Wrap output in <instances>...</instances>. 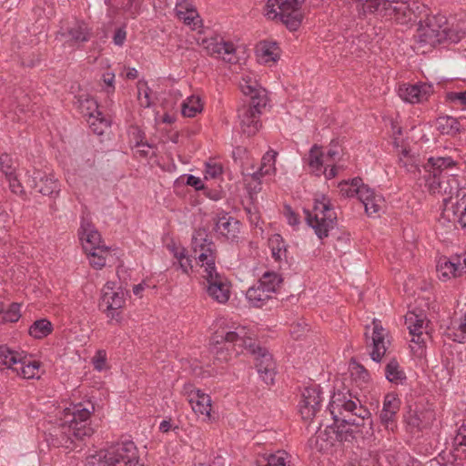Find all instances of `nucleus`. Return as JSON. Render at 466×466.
<instances>
[{
    "mask_svg": "<svg viewBox=\"0 0 466 466\" xmlns=\"http://www.w3.org/2000/svg\"><path fill=\"white\" fill-rule=\"evenodd\" d=\"M366 12H378L381 16L403 25L419 23L417 37L420 43L435 46L446 40L458 42L466 30L449 28L445 16L427 14V6L415 0H355Z\"/></svg>",
    "mask_w": 466,
    "mask_h": 466,
    "instance_id": "1",
    "label": "nucleus"
},
{
    "mask_svg": "<svg viewBox=\"0 0 466 466\" xmlns=\"http://www.w3.org/2000/svg\"><path fill=\"white\" fill-rule=\"evenodd\" d=\"M247 350L255 353L254 334L245 326L218 329L210 339V352L214 355V363H226L232 356Z\"/></svg>",
    "mask_w": 466,
    "mask_h": 466,
    "instance_id": "2",
    "label": "nucleus"
},
{
    "mask_svg": "<svg viewBox=\"0 0 466 466\" xmlns=\"http://www.w3.org/2000/svg\"><path fill=\"white\" fill-rule=\"evenodd\" d=\"M349 397L348 399L346 394H335L330 402L331 414L338 410L340 415L345 411L356 417L351 420L344 416L342 423L338 425V442L351 441L354 439V432L348 427L349 425L364 426L366 420L370 425L372 423L370 410L361 404L358 398L354 397L353 399L350 393H349Z\"/></svg>",
    "mask_w": 466,
    "mask_h": 466,
    "instance_id": "3",
    "label": "nucleus"
},
{
    "mask_svg": "<svg viewBox=\"0 0 466 466\" xmlns=\"http://www.w3.org/2000/svg\"><path fill=\"white\" fill-rule=\"evenodd\" d=\"M94 411L95 406L90 400L71 404L64 410L63 417L60 419L62 432L69 439L71 435L76 439L90 436L93 429L89 426L88 420Z\"/></svg>",
    "mask_w": 466,
    "mask_h": 466,
    "instance_id": "4",
    "label": "nucleus"
},
{
    "mask_svg": "<svg viewBox=\"0 0 466 466\" xmlns=\"http://www.w3.org/2000/svg\"><path fill=\"white\" fill-rule=\"evenodd\" d=\"M139 459L136 444L129 440L118 441L105 451L96 452L90 458L91 466H133Z\"/></svg>",
    "mask_w": 466,
    "mask_h": 466,
    "instance_id": "5",
    "label": "nucleus"
},
{
    "mask_svg": "<svg viewBox=\"0 0 466 466\" xmlns=\"http://www.w3.org/2000/svg\"><path fill=\"white\" fill-rule=\"evenodd\" d=\"M306 221L319 238H327L337 222V214L329 198L322 195L316 198L312 210L305 209Z\"/></svg>",
    "mask_w": 466,
    "mask_h": 466,
    "instance_id": "6",
    "label": "nucleus"
},
{
    "mask_svg": "<svg viewBox=\"0 0 466 466\" xmlns=\"http://www.w3.org/2000/svg\"><path fill=\"white\" fill-rule=\"evenodd\" d=\"M300 0H268L265 15L270 20H278L289 30H297L302 22Z\"/></svg>",
    "mask_w": 466,
    "mask_h": 466,
    "instance_id": "7",
    "label": "nucleus"
},
{
    "mask_svg": "<svg viewBox=\"0 0 466 466\" xmlns=\"http://www.w3.org/2000/svg\"><path fill=\"white\" fill-rule=\"evenodd\" d=\"M191 248L197 263L203 268V273L216 268L217 247L205 228L195 230Z\"/></svg>",
    "mask_w": 466,
    "mask_h": 466,
    "instance_id": "8",
    "label": "nucleus"
},
{
    "mask_svg": "<svg viewBox=\"0 0 466 466\" xmlns=\"http://www.w3.org/2000/svg\"><path fill=\"white\" fill-rule=\"evenodd\" d=\"M265 106L263 98L255 97L253 104L243 105L238 108V118L244 134L250 137L258 131L261 127L259 122L261 108Z\"/></svg>",
    "mask_w": 466,
    "mask_h": 466,
    "instance_id": "9",
    "label": "nucleus"
},
{
    "mask_svg": "<svg viewBox=\"0 0 466 466\" xmlns=\"http://www.w3.org/2000/svg\"><path fill=\"white\" fill-rule=\"evenodd\" d=\"M207 281V293L215 301L225 304L230 297V284L224 275L217 271V268L203 273Z\"/></svg>",
    "mask_w": 466,
    "mask_h": 466,
    "instance_id": "10",
    "label": "nucleus"
},
{
    "mask_svg": "<svg viewBox=\"0 0 466 466\" xmlns=\"http://www.w3.org/2000/svg\"><path fill=\"white\" fill-rule=\"evenodd\" d=\"M321 390L319 385L305 387L299 402V412L305 420H313L321 408Z\"/></svg>",
    "mask_w": 466,
    "mask_h": 466,
    "instance_id": "11",
    "label": "nucleus"
},
{
    "mask_svg": "<svg viewBox=\"0 0 466 466\" xmlns=\"http://www.w3.org/2000/svg\"><path fill=\"white\" fill-rule=\"evenodd\" d=\"M369 329L370 326H367L364 334L366 344L367 346L372 347V350L370 352L372 360L380 362L387 350L385 339L388 336V331L382 327L380 320L376 319L372 321L371 336L369 335Z\"/></svg>",
    "mask_w": 466,
    "mask_h": 466,
    "instance_id": "12",
    "label": "nucleus"
},
{
    "mask_svg": "<svg viewBox=\"0 0 466 466\" xmlns=\"http://www.w3.org/2000/svg\"><path fill=\"white\" fill-rule=\"evenodd\" d=\"M208 53L217 58H221L228 63L237 61L234 44L225 41L222 37H212L203 41Z\"/></svg>",
    "mask_w": 466,
    "mask_h": 466,
    "instance_id": "13",
    "label": "nucleus"
},
{
    "mask_svg": "<svg viewBox=\"0 0 466 466\" xmlns=\"http://www.w3.org/2000/svg\"><path fill=\"white\" fill-rule=\"evenodd\" d=\"M125 304L122 292L115 291L110 283H106L102 289V296L99 301V308L107 312L112 319L118 316V309Z\"/></svg>",
    "mask_w": 466,
    "mask_h": 466,
    "instance_id": "14",
    "label": "nucleus"
},
{
    "mask_svg": "<svg viewBox=\"0 0 466 466\" xmlns=\"http://www.w3.org/2000/svg\"><path fill=\"white\" fill-rule=\"evenodd\" d=\"M258 354L256 360V368L263 381L268 384H273L276 375V363L272 355L266 350L258 347Z\"/></svg>",
    "mask_w": 466,
    "mask_h": 466,
    "instance_id": "15",
    "label": "nucleus"
},
{
    "mask_svg": "<svg viewBox=\"0 0 466 466\" xmlns=\"http://www.w3.org/2000/svg\"><path fill=\"white\" fill-rule=\"evenodd\" d=\"M433 93L431 85H402L399 88L400 97L409 103H421Z\"/></svg>",
    "mask_w": 466,
    "mask_h": 466,
    "instance_id": "16",
    "label": "nucleus"
},
{
    "mask_svg": "<svg viewBox=\"0 0 466 466\" xmlns=\"http://www.w3.org/2000/svg\"><path fill=\"white\" fill-rule=\"evenodd\" d=\"M76 106L83 116L90 118H96L99 120V124L109 127L110 122L107 120L98 109V104L96 100L87 94L80 95L77 97Z\"/></svg>",
    "mask_w": 466,
    "mask_h": 466,
    "instance_id": "17",
    "label": "nucleus"
},
{
    "mask_svg": "<svg viewBox=\"0 0 466 466\" xmlns=\"http://www.w3.org/2000/svg\"><path fill=\"white\" fill-rule=\"evenodd\" d=\"M31 187L45 196H52L59 192V183L52 175H46L41 170H34L31 176Z\"/></svg>",
    "mask_w": 466,
    "mask_h": 466,
    "instance_id": "18",
    "label": "nucleus"
},
{
    "mask_svg": "<svg viewBox=\"0 0 466 466\" xmlns=\"http://www.w3.org/2000/svg\"><path fill=\"white\" fill-rule=\"evenodd\" d=\"M78 234L86 253L96 250V248H106L101 245L102 239L100 233L88 220H82Z\"/></svg>",
    "mask_w": 466,
    "mask_h": 466,
    "instance_id": "19",
    "label": "nucleus"
},
{
    "mask_svg": "<svg viewBox=\"0 0 466 466\" xmlns=\"http://www.w3.org/2000/svg\"><path fill=\"white\" fill-rule=\"evenodd\" d=\"M239 225L240 224L238 219L226 214L218 217L216 222L215 230L218 235L233 241L238 238L240 231Z\"/></svg>",
    "mask_w": 466,
    "mask_h": 466,
    "instance_id": "20",
    "label": "nucleus"
},
{
    "mask_svg": "<svg viewBox=\"0 0 466 466\" xmlns=\"http://www.w3.org/2000/svg\"><path fill=\"white\" fill-rule=\"evenodd\" d=\"M303 160L307 165L309 173L314 174L317 177L322 175V168L326 166V159L321 147L314 145Z\"/></svg>",
    "mask_w": 466,
    "mask_h": 466,
    "instance_id": "21",
    "label": "nucleus"
},
{
    "mask_svg": "<svg viewBox=\"0 0 466 466\" xmlns=\"http://www.w3.org/2000/svg\"><path fill=\"white\" fill-rule=\"evenodd\" d=\"M333 415L334 424L327 426L326 429L321 431H319L316 437V445L319 451H326L335 445L338 441V416Z\"/></svg>",
    "mask_w": 466,
    "mask_h": 466,
    "instance_id": "22",
    "label": "nucleus"
},
{
    "mask_svg": "<svg viewBox=\"0 0 466 466\" xmlns=\"http://www.w3.org/2000/svg\"><path fill=\"white\" fill-rule=\"evenodd\" d=\"M176 13L177 16L183 20L186 25H193V28H196L198 21V14L190 2L182 0L177 3L176 5Z\"/></svg>",
    "mask_w": 466,
    "mask_h": 466,
    "instance_id": "23",
    "label": "nucleus"
},
{
    "mask_svg": "<svg viewBox=\"0 0 466 466\" xmlns=\"http://www.w3.org/2000/svg\"><path fill=\"white\" fill-rule=\"evenodd\" d=\"M268 247L275 261L279 264L288 263V245L279 234H274L268 238Z\"/></svg>",
    "mask_w": 466,
    "mask_h": 466,
    "instance_id": "24",
    "label": "nucleus"
},
{
    "mask_svg": "<svg viewBox=\"0 0 466 466\" xmlns=\"http://www.w3.org/2000/svg\"><path fill=\"white\" fill-rule=\"evenodd\" d=\"M239 87L245 96H250V103L253 104L255 97L263 98L265 105H267V96L265 90L258 87L256 80L252 79L250 76H245L239 83Z\"/></svg>",
    "mask_w": 466,
    "mask_h": 466,
    "instance_id": "25",
    "label": "nucleus"
},
{
    "mask_svg": "<svg viewBox=\"0 0 466 466\" xmlns=\"http://www.w3.org/2000/svg\"><path fill=\"white\" fill-rule=\"evenodd\" d=\"M430 415L431 413L428 411H417L410 410L405 417V421L411 431H420L429 425Z\"/></svg>",
    "mask_w": 466,
    "mask_h": 466,
    "instance_id": "26",
    "label": "nucleus"
},
{
    "mask_svg": "<svg viewBox=\"0 0 466 466\" xmlns=\"http://www.w3.org/2000/svg\"><path fill=\"white\" fill-rule=\"evenodd\" d=\"M437 271L439 273V278L442 280L460 277L455 257H451V258H440L437 263Z\"/></svg>",
    "mask_w": 466,
    "mask_h": 466,
    "instance_id": "27",
    "label": "nucleus"
},
{
    "mask_svg": "<svg viewBox=\"0 0 466 466\" xmlns=\"http://www.w3.org/2000/svg\"><path fill=\"white\" fill-rule=\"evenodd\" d=\"M246 297L251 306L255 308H261L272 298V295L266 292V289L259 287V284L257 283L248 289Z\"/></svg>",
    "mask_w": 466,
    "mask_h": 466,
    "instance_id": "28",
    "label": "nucleus"
},
{
    "mask_svg": "<svg viewBox=\"0 0 466 466\" xmlns=\"http://www.w3.org/2000/svg\"><path fill=\"white\" fill-rule=\"evenodd\" d=\"M188 402L195 413L210 417L211 398L209 395L201 391L197 396H193Z\"/></svg>",
    "mask_w": 466,
    "mask_h": 466,
    "instance_id": "29",
    "label": "nucleus"
},
{
    "mask_svg": "<svg viewBox=\"0 0 466 466\" xmlns=\"http://www.w3.org/2000/svg\"><path fill=\"white\" fill-rule=\"evenodd\" d=\"M386 379L394 384H403L406 380V374L400 368L396 359H391L385 367Z\"/></svg>",
    "mask_w": 466,
    "mask_h": 466,
    "instance_id": "30",
    "label": "nucleus"
},
{
    "mask_svg": "<svg viewBox=\"0 0 466 466\" xmlns=\"http://www.w3.org/2000/svg\"><path fill=\"white\" fill-rule=\"evenodd\" d=\"M436 126L437 129L441 134L445 135L455 136L461 131V126L458 119L449 116L438 117L436 120Z\"/></svg>",
    "mask_w": 466,
    "mask_h": 466,
    "instance_id": "31",
    "label": "nucleus"
},
{
    "mask_svg": "<svg viewBox=\"0 0 466 466\" xmlns=\"http://www.w3.org/2000/svg\"><path fill=\"white\" fill-rule=\"evenodd\" d=\"M258 283L259 284V287L266 289V292L272 295L279 289L282 283V279L276 272L267 271L261 276Z\"/></svg>",
    "mask_w": 466,
    "mask_h": 466,
    "instance_id": "32",
    "label": "nucleus"
},
{
    "mask_svg": "<svg viewBox=\"0 0 466 466\" xmlns=\"http://www.w3.org/2000/svg\"><path fill=\"white\" fill-rule=\"evenodd\" d=\"M39 363L37 361L25 360L19 359L17 365L15 366V372L24 379H33L37 376Z\"/></svg>",
    "mask_w": 466,
    "mask_h": 466,
    "instance_id": "33",
    "label": "nucleus"
},
{
    "mask_svg": "<svg viewBox=\"0 0 466 466\" xmlns=\"http://www.w3.org/2000/svg\"><path fill=\"white\" fill-rule=\"evenodd\" d=\"M278 50L275 43L262 42L258 47V55L264 63L275 62L279 56Z\"/></svg>",
    "mask_w": 466,
    "mask_h": 466,
    "instance_id": "34",
    "label": "nucleus"
},
{
    "mask_svg": "<svg viewBox=\"0 0 466 466\" xmlns=\"http://www.w3.org/2000/svg\"><path fill=\"white\" fill-rule=\"evenodd\" d=\"M19 359L17 352L10 350L5 346H0V370L10 369L14 371Z\"/></svg>",
    "mask_w": 466,
    "mask_h": 466,
    "instance_id": "35",
    "label": "nucleus"
},
{
    "mask_svg": "<svg viewBox=\"0 0 466 466\" xmlns=\"http://www.w3.org/2000/svg\"><path fill=\"white\" fill-rule=\"evenodd\" d=\"M203 105L199 96H191L187 97L182 104L181 112L184 116L194 117L198 113L201 112Z\"/></svg>",
    "mask_w": 466,
    "mask_h": 466,
    "instance_id": "36",
    "label": "nucleus"
},
{
    "mask_svg": "<svg viewBox=\"0 0 466 466\" xmlns=\"http://www.w3.org/2000/svg\"><path fill=\"white\" fill-rule=\"evenodd\" d=\"M90 32L87 25L81 22L76 23L67 30V35L75 43L86 42L90 38Z\"/></svg>",
    "mask_w": 466,
    "mask_h": 466,
    "instance_id": "37",
    "label": "nucleus"
},
{
    "mask_svg": "<svg viewBox=\"0 0 466 466\" xmlns=\"http://www.w3.org/2000/svg\"><path fill=\"white\" fill-rule=\"evenodd\" d=\"M52 332V324L46 319L35 321L29 328V334L35 339H43Z\"/></svg>",
    "mask_w": 466,
    "mask_h": 466,
    "instance_id": "38",
    "label": "nucleus"
},
{
    "mask_svg": "<svg viewBox=\"0 0 466 466\" xmlns=\"http://www.w3.org/2000/svg\"><path fill=\"white\" fill-rule=\"evenodd\" d=\"M263 177V175L258 174L257 171L245 176L244 182L251 200H253L254 196L261 190L260 179Z\"/></svg>",
    "mask_w": 466,
    "mask_h": 466,
    "instance_id": "39",
    "label": "nucleus"
},
{
    "mask_svg": "<svg viewBox=\"0 0 466 466\" xmlns=\"http://www.w3.org/2000/svg\"><path fill=\"white\" fill-rule=\"evenodd\" d=\"M406 324L408 325L411 336L421 337L423 333V319H420L419 316L414 313H408L406 315Z\"/></svg>",
    "mask_w": 466,
    "mask_h": 466,
    "instance_id": "40",
    "label": "nucleus"
},
{
    "mask_svg": "<svg viewBox=\"0 0 466 466\" xmlns=\"http://www.w3.org/2000/svg\"><path fill=\"white\" fill-rule=\"evenodd\" d=\"M89 257L90 265L101 269L106 265V256L108 254L107 248H96V250L86 253Z\"/></svg>",
    "mask_w": 466,
    "mask_h": 466,
    "instance_id": "41",
    "label": "nucleus"
},
{
    "mask_svg": "<svg viewBox=\"0 0 466 466\" xmlns=\"http://www.w3.org/2000/svg\"><path fill=\"white\" fill-rule=\"evenodd\" d=\"M275 157L276 153L273 151L267 152L262 159L260 167L258 170H256L258 174L266 176L271 174V172L275 169Z\"/></svg>",
    "mask_w": 466,
    "mask_h": 466,
    "instance_id": "42",
    "label": "nucleus"
},
{
    "mask_svg": "<svg viewBox=\"0 0 466 466\" xmlns=\"http://www.w3.org/2000/svg\"><path fill=\"white\" fill-rule=\"evenodd\" d=\"M361 183V178L355 177L351 183L342 182L339 184V190L343 197L352 198L358 196L359 188Z\"/></svg>",
    "mask_w": 466,
    "mask_h": 466,
    "instance_id": "43",
    "label": "nucleus"
},
{
    "mask_svg": "<svg viewBox=\"0 0 466 466\" xmlns=\"http://www.w3.org/2000/svg\"><path fill=\"white\" fill-rule=\"evenodd\" d=\"M384 199L380 195H375L369 201L365 202V211L369 216L378 214L382 208Z\"/></svg>",
    "mask_w": 466,
    "mask_h": 466,
    "instance_id": "44",
    "label": "nucleus"
},
{
    "mask_svg": "<svg viewBox=\"0 0 466 466\" xmlns=\"http://www.w3.org/2000/svg\"><path fill=\"white\" fill-rule=\"evenodd\" d=\"M397 413L381 410L380 413V420L381 424L389 431H394L397 427Z\"/></svg>",
    "mask_w": 466,
    "mask_h": 466,
    "instance_id": "45",
    "label": "nucleus"
},
{
    "mask_svg": "<svg viewBox=\"0 0 466 466\" xmlns=\"http://www.w3.org/2000/svg\"><path fill=\"white\" fill-rule=\"evenodd\" d=\"M400 408V400L395 393H388L384 397L382 410L393 412H399Z\"/></svg>",
    "mask_w": 466,
    "mask_h": 466,
    "instance_id": "46",
    "label": "nucleus"
},
{
    "mask_svg": "<svg viewBox=\"0 0 466 466\" xmlns=\"http://www.w3.org/2000/svg\"><path fill=\"white\" fill-rule=\"evenodd\" d=\"M289 457L284 451H278L270 454L267 460L266 466H290Z\"/></svg>",
    "mask_w": 466,
    "mask_h": 466,
    "instance_id": "47",
    "label": "nucleus"
},
{
    "mask_svg": "<svg viewBox=\"0 0 466 466\" xmlns=\"http://www.w3.org/2000/svg\"><path fill=\"white\" fill-rule=\"evenodd\" d=\"M21 317L20 306L17 303H13L5 310L2 316L3 322H16Z\"/></svg>",
    "mask_w": 466,
    "mask_h": 466,
    "instance_id": "48",
    "label": "nucleus"
},
{
    "mask_svg": "<svg viewBox=\"0 0 466 466\" xmlns=\"http://www.w3.org/2000/svg\"><path fill=\"white\" fill-rule=\"evenodd\" d=\"M455 216L460 213L458 222L461 227L466 229V196L463 195L455 205V210L452 211Z\"/></svg>",
    "mask_w": 466,
    "mask_h": 466,
    "instance_id": "49",
    "label": "nucleus"
},
{
    "mask_svg": "<svg viewBox=\"0 0 466 466\" xmlns=\"http://www.w3.org/2000/svg\"><path fill=\"white\" fill-rule=\"evenodd\" d=\"M341 150H339L337 145H331L330 147L324 153L326 159V166H330L331 163L339 161L340 159Z\"/></svg>",
    "mask_w": 466,
    "mask_h": 466,
    "instance_id": "50",
    "label": "nucleus"
},
{
    "mask_svg": "<svg viewBox=\"0 0 466 466\" xmlns=\"http://www.w3.org/2000/svg\"><path fill=\"white\" fill-rule=\"evenodd\" d=\"M0 168L5 177H10L15 173V169L12 167V160L6 154L0 157Z\"/></svg>",
    "mask_w": 466,
    "mask_h": 466,
    "instance_id": "51",
    "label": "nucleus"
},
{
    "mask_svg": "<svg viewBox=\"0 0 466 466\" xmlns=\"http://www.w3.org/2000/svg\"><path fill=\"white\" fill-rule=\"evenodd\" d=\"M5 178L8 180L10 190L13 193L16 195H23L25 193L24 187L18 180L15 173L12 174L10 177H5Z\"/></svg>",
    "mask_w": 466,
    "mask_h": 466,
    "instance_id": "52",
    "label": "nucleus"
},
{
    "mask_svg": "<svg viewBox=\"0 0 466 466\" xmlns=\"http://www.w3.org/2000/svg\"><path fill=\"white\" fill-rule=\"evenodd\" d=\"M375 195V192L370 187L364 185L362 182L360 183L357 197L362 204H365V202L369 201L370 198Z\"/></svg>",
    "mask_w": 466,
    "mask_h": 466,
    "instance_id": "53",
    "label": "nucleus"
},
{
    "mask_svg": "<svg viewBox=\"0 0 466 466\" xmlns=\"http://www.w3.org/2000/svg\"><path fill=\"white\" fill-rule=\"evenodd\" d=\"M351 374L365 382L368 381L370 378L368 370L362 365L360 364L353 365L351 369Z\"/></svg>",
    "mask_w": 466,
    "mask_h": 466,
    "instance_id": "54",
    "label": "nucleus"
},
{
    "mask_svg": "<svg viewBox=\"0 0 466 466\" xmlns=\"http://www.w3.org/2000/svg\"><path fill=\"white\" fill-rule=\"evenodd\" d=\"M447 99L451 102L466 106V91L447 93Z\"/></svg>",
    "mask_w": 466,
    "mask_h": 466,
    "instance_id": "55",
    "label": "nucleus"
},
{
    "mask_svg": "<svg viewBox=\"0 0 466 466\" xmlns=\"http://www.w3.org/2000/svg\"><path fill=\"white\" fill-rule=\"evenodd\" d=\"M174 266L177 268H180L182 272L187 275H189L190 271L193 268L192 260L188 256L177 262H174Z\"/></svg>",
    "mask_w": 466,
    "mask_h": 466,
    "instance_id": "56",
    "label": "nucleus"
},
{
    "mask_svg": "<svg viewBox=\"0 0 466 466\" xmlns=\"http://www.w3.org/2000/svg\"><path fill=\"white\" fill-rule=\"evenodd\" d=\"M106 355L104 350H98L93 358L94 368L97 370H102L106 365Z\"/></svg>",
    "mask_w": 466,
    "mask_h": 466,
    "instance_id": "57",
    "label": "nucleus"
},
{
    "mask_svg": "<svg viewBox=\"0 0 466 466\" xmlns=\"http://www.w3.org/2000/svg\"><path fill=\"white\" fill-rule=\"evenodd\" d=\"M199 392H201V390L191 383H186L182 390V393L187 398L188 401H190L191 398L193 399V396H197Z\"/></svg>",
    "mask_w": 466,
    "mask_h": 466,
    "instance_id": "58",
    "label": "nucleus"
},
{
    "mask_svg": "<svg viewBox=\"0 0 466 466\" xmlns=\"http://www.w3.org/2000/svg\"><path fill=\"white\" fill-rule=\"evenodd\" d=\"M86 121L89 124L93 132L97 135H102L105 132V128L107 127L106 126L100 125L99 120H96V118H92V120H90V118H87Z\"/></svg>",
    "mask_w": 466,
    "mask_h": 466,
    "instance_id": "59",
    "label": "nucleus"
},
{
    "mask_svg": "<svg viewBox=\"0 0 466 466\" xmlns=\"http://www.w3.org/2000/svg\"><path fill=\"white\" fill-rule=\"evenodd\" d=\"M187 185L193 187L195 189L199 190L204 187L202 180L193 175H188L187 177Z\"/></svg>",
    "mask_w": 466,
    "mask_h": 466,
    "instance_id": "60",
    "label": "nucleus"
},
{
    "mask_svg": "<svg viewBox=\"0 0 466 466\" xmlns=\"http://www.w3.org/2000/svg\"><path fill=\"white\" fill-rule=\"evenodd\" d=\"M338 168L333 163L330 166H324L322 168V175L325 176L326 179H332L337 176Z\"/></svg>",
    "mask_w": 466,
    "mask_h": 466,
    "instance_id": "61",
    "label": "nucleus"
},
{
    "mask_svg": "<svg viewBox=\"0 0 466 466\" xmlns=\"http://www.w3.org/2000/svg\"><path fill=\"white\" fill-rule=\"evenodd\" d=\"M454 257L460 272V276H461L463 273H466V253L462 255H456Z\"/></svg>",
    "mask_w": 466,
    "mask_h": 466,
    "instance_id": "62",
    "label": "nucleus"
},
{
    "mask_svg": "<svg viewBox=\"0 0 466 466\" xmlns=\"http://www.w3.org/2000/svg\"><path fill=\"white\" fill-rule=\"evenodd\" d=\"M207 175H208L211 177H217L218 175L222 173V167L220 165H207L206 169Z\"/></svg>",
    "mask_w": 466,
    "mask_h": 466,
    "instance_id": "63",
    "label": "nucleus"
},
{
    "mask_svg": "<svg viewBox=\"0 0 466 466\" xmlns=\"http://www.w3.org/2000/svg\"><path fill=\"white\" fill-rule=\"evenodd\" d=\"M102 80L109 87V89L107 90V93L113 92L115 89V87H114L115 75L110 72L105 73L102 76Z\"/></svg>",
    "mask_w": 466,
    "mask_h": 466,
    "instance_id": "64",
    "label": "nucleus"
}]
</instances>
